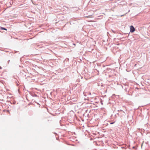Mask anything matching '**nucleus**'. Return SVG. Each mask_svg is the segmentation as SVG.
<instances>
[{"label":"nucleus","mask_w":150,"mask_h":150,"mask_svg":"<svg viewBox=\"0 0 150 150\" xmlns=\"http://www.w3.org/2000/svg\"><path fill=\"white\" fill-rule=\"evenodd\" d=\"M130 32L131 33H133L135 31V28L134 27L132 26H130Z\"/></svg>","instance_id":"1"},{"label":"nucleus","mask_w":150,"mask_h":150,"mask_svg":"<svg viewBox=\"0 0 150 150\" xmlns=\"http://www.w3.org/2000/svg\"><path fill=\"white\" fill-rule=\"evenodd\" d=\"M0 30H7V29H6L5 28H3L1 27H0Z\"/></svg>","instance_id":"2"},{"label":"nucleus","mask_w":150,"mask_h":150,"mask_svg":"<svg viewBox=\"0 0 150 150\" xmlns=\"http://www.w3.org/2000/svg\"><path fill=\"white\" fill-rule=\"evenodd\" d=\"M114 123V122H111L110 123V124H113Z\"/></svg>","instance_id":"3"}]
</instances>
